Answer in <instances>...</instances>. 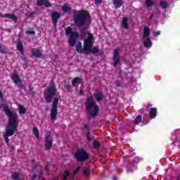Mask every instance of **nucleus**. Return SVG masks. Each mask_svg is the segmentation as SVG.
I'll return each mask as SVG.
<instances>
[{
    "instance_id": "nucleus-1",
    "label": "nucleus",
    "mask_w": 180,
    "mask_h": 180,
    "mask_svg": "<svg viewBox=\"0 0 180 180\" xmlns=\"http://www.w3.org/2000/svg\"><path fill=\"white\" fill-rule=\"evenodd\" d=\"M1 108H2L4 112L8 117V123L6 128V132L4 134V139L6 143H9V138L11 136H13L16 127H18V114L16 112L11 110L6 104H1Z\"/></svg>"
},
{
    "instance_id": "nucleus-2",
    "label": "nucleus",
    "mask_w": 180,
    "mask_h": 180,
    "mask_svg": "<svg viewBox=\"0 0 180 180\" xmlns=\"http://www.w3.org/2000/svg\"><path fill=\"white\" fill-rule=\"evenodd\" d=\"M73 19L77 26H84L86 22L91 21V17L85 10L78 11L75 13Z\"/></svg>"
},
{
    "instance_id": "nucleus-3",
    "label": "nucleus",
    "mask_w": 180,
    "mask_h": 180,
    "mask_svg": "<svg viewBox=\"0 0 180 180\" xmlns=\"http://www.w3.org/2000/svg\"><path fill=\"white\" fill-rule=\"evenodd\" d=\"M86 110L88 114L90 115L92 117L98 115V110H99V107L96 105V103L94 101L92 96L88 97L86 101Z\"/></svg>"
},
{
    "instance_id": "nucleus-4",
    "label": "nucleus",
    "mask_w": 180,
    "mask_h": 180,
    "mask_svg": "<svg viewBox=\"0 0 180 180\" xmlns=\"http://www.w3.org/2000/svg\"><path fill=\"white\" fill-rule=\"evenodd\" d=\"M92 46H94V34L89 33L87 38L84 40V50L89 53H93V54L99 53L98 47L92 48Z\"/></svg>"
},
{
    "instance_id": "nucleus-5",
    "label": "nucleus",
    "mask_w": 180,
    "mask_h": 180,
    "mask_svg": "<svg viewBox=\"0 0 180 180\" xmlns=\"http://www.w3.org/2000/svg\"><path fill=\"white\" fill-rule=\"evenodd\" d=\"M56 92L57 88L56 87V84H54V83H51L50 86L46 89L44 92V98L47 103H51V98L56 96Z\"/></svg>"
},
{
    "instance_id": "nucleus-6",
    "label": "nucleus",
    "mask_w": 180,
    "mask_h": 180,
    "mask_svg": "<svg viewBox=\"0 0 180 180\" xmlns=\"http://www.w3.org/2000/svg\"><path fill=\"white\" fill-rule=\"evenodd\" d=\"M65 34L70 36L68 41L70 46L74 47L75 43H77V39L79 38V34L77 32H72V28L71 27H68L65 29Z\"/></svg>"
},
{
    "instance_id": "nucleus-7",
    "label": "nucleus",
    "mask_w": 180,
    "mask_h": 180,
    "mask_svg": "<svg viewBox=\"0 0 180 180\" xmlns=\"http://www.w3.org/2000/svg\"><path fill=\"white\" fill-rule=\"evenodd\" d=\"M57 106H58V98H56L52 102V108L51 109V120H56L57 117Z\"/></svg>"
},
{
    "instance_id": "nucleus-8",
    "label": "nucleus",
    "mask_w": 180,
    "mask_h": 180,
    "mask_svg": "<svg viewBox=\"0 0 180 180\" xmlns=\"http://www.w3.org/2000/svg\"><path fill=\"white\" fill-rule=\"evenodd\" d=\"M75 158L78 161H85L86 160H88L89 155L84 149H79L75 153Z\"/></svg>"
},
{
    "instance_id": "nucleus-9",
    "label": "nucleus",
    "mask_w": 180,
    "mask_h": 180,
    "mask_svg": "<svg viewBox=\"0 0 180 180\" xmlns=\"http://www.w3.org/2000/svg\"><path fill=\"white\" fill-rule=\"evenodd\" d=\"M139 162H140V159L139 158H135L134 160H132V162L128 165L127 168V174L133 172V168H134V169H137V167L135 165L136 164H139Z\"/></svg>"
},
{
    "instance_id": "nucleus-10",
    "label": "nucleus",
    "mask_w": 180,
    "mask_h": 180,
    "mask_svg": "<svg viewBox=\"0 0 180 180\" xmlns=\"http://www.w3.org/2000/svg\"><path fill=\"white\" fill-rule=\"evenodd\" d=\"M120 51L118 49L114 50L112 60H113V67H117V64L120 63V56H119Z\"/></svg>"
},
{
    "instance_id": "nucleus-11",
    "label": "nucleus",
    "mask_w": 180,
    "mask_h": 180,
    "mask_svg": "<svg viewBox=\"0 0 180 180\" xmlns=\"http://www.w3.org/2000/svg\"><path fill=\"white\" fill-rule=\"evenodd\" d=\"M45 140V148L46 150H50L53 146V139L50 137V134H48L46 136Z\"/></svg>"
},
{
    "instance_id": "nucleus-12",
    "label": "nucleus",
    "mask_w": 180,
    "mask_h": 180,
    "mask_svg": "<svg viewBox=\"0 0 180 180\" xmlns=\"http://www.w3.org/2000/svg\"><path fill=\"white\" fill-rule=\"evenodd\" d=\"M84 47H85V41H84ZM76 51L79 54H86V51L85 48L82 49V44L81 42H78L76 45Z\"/></svg>"
},
{
    "instance_id": "nucleus-13",
    "label": "nucleus",
    "mask_w": 180,
    "mask_h": 180,
    "mask_svg": "<svg viewBox=\"0 0 180 180\" xmlns=\"http://www.w3.org/2000/svg\"><path fill=\"white\" fill-rule=\"evenodd\" d=\"M12 79L14 84L19 85V86H22V79L19 77L18 72H15L13 73Z\"/></svg>"
},
{
    "instance_id": "nucleus-14",
    "label": "nucleus",
    "mask_w": 180,
    "mask_h": 180,
    "mask_svg": "<svg viewBox=\"0 0 180 180\" xmlns=\"http://www.w3.org/2000/svg\"><path fill=\"white\" fill-rule=\"evenodd\" d=\"M61 18V13L54 11L52 13V20L53 22V26H57V22H58V19Z\"/></svg>"
},
{
    "instance_id": "nucleus-15",
    "label": "nucleus",
    "mask_w": 180,
    "mask_h": 180,
    "mask_svg": "<svg viewBox=\"0 0 180 180\" xmlns=\"http://www.w3.org/2000/svg\"><path fill=\"white\" fill-rule=\"evenodd\" d=\"M37 3L39 6H46V8L51 6L49 0H37Z\"/></svg>"
},
{
    "instance_id": "nucleus-16",
    "label": "nucleus",
    "mask_w": 180,
    "mask_h": 180,
    "mask_svg": "<svg viewBox=\"0 0 180 180\" xmlns=\"http://www.w3.org/2000/svg\"><path fill=\"white\" fill-rule=\"evenodd\" d=\"M31 53L33 56V57H36L37 58H39L41 57V56H43V53H41V51H40V50L37 49H32Z\"/></svg>"
},
{
    "instance_id": "nucleus-17",
    "label": "nucleus",
    "mask_w": 180,
    "mask_h": 180,
    "mask_svg": "<svg viewBox=\"0 0 180 180\" xmlns=\"http://www.w3.org/2000/svg\"><path fill=\"white\" fill-rule=\"evenodd\" d=\"M143 45L146 49H151L153 46V42L150 38H143Z\"/></svg>"
},
{
    "instance_id": "nucleus-18",
    "label": "nucleus",
    "mask_w": 180,
    "mask_h": 180,
    "mask_svg": "<svg viewBox=\"0 0 180 180\" xmlns=\"http://www.w3.org/2000/svg\"><path fill=\"white\" fill-rule=\"evenodd\" d=\"M0 16L1 18H8V19H11L12 20H13V22H18V17H16V15H13V14H4L2 15L1 14Z\"/></svg>"
},
{
    "instance_id": "nucleus-19",
    "label": "nucleus",
    "mask_w": 180,
    "mask_h": 180,
    "mask_svg": "<svg viewBox=\"0 0 180 180\" xmlns=\"http://www.w3.org/2000/svg\"><path fill=\"white\" fill-rule=\"evenodd\" d=\"M0 16L1 18H8V19H11L12 20H13V22H18V17H16V15H13V14H4L2 15L1 14Z\"/></svg>"
},
{
    "instance_id": "nucleus-20",
    "label": "nucleus",
    "mask_w": 180,
    "mask_h": 180,
    "mask_svg": "<svg viewBox=\"0 0 180 180\" xmlns=\"http://www.w3.org/2000/svg\"><path fill=\"white\" fill-rule=\"evenodd\" d=\"M150 28L148 27H143V39L150 38Z\"/></svg>"
},
{
    "instance_id": "nucleus-21",
    "label": "nucleus",
    "mask_w": 180,
    "mask_h": 180,
    "mask_svg": "<svg viewBox=\"0 0 180 180\" xmlns=\"http://www.w3.org/2000/svg\"><path fill=\"white\" fill-rule=\"evenodd\" d=\"M112 4L115 8L117 9L123 5V0H112Z\"/></svg>"
},
{
    "instance_id": "nucleus-22",
    "label": "nucleus",
    "mask_w": 180,
    "mask_h": 180,
    "mask_svg": "<svg viewBox=\"0 0 180 180\" xmlns=\"http://www.w3.org/2000/svg\"><path fill=\"white\" fill-rule=\"evenodd\" d=\"M155 116H157V108H150V110L149 112V117H150V119H154Z\"/></svg>"
},
{
    "instance_id": "nucleus-23",
    "label": "nucleus",
    "mask_w": 180,
    "mask_h": 180,
    "mask_svg": "<svg viewBox=\"0 0 180 180\" xmlns=\"http://www.w3.org/2000/svg\"><path fill=\"white\" fill-rule=\"evenodd\" d=\"M82 82V79L79 77H75V79H73L72 82V86H77V85L81 84Z\"/></svg>"
},
{
    "instance_id": "nucleus-24",
    "label": "nucleus",
    "mask_w": 180,
    "mask_h": 180,
    "mask_svg": "<svg viewBox=\"0 0 180 180\" xmlns=\"http://www.w3.org/2000/svg\"><path fill=\"white\" fill-rule=\"evenodd\" d=\"M17 49L18 51H20V53H21V54H25V52L23 51V44L22 43V41H18L17 43Z\"/></svg>"
},
{
    "instance_id": "nucleus-25",
    "label": "nucleus",
    "mask_w": 180,
    "mask_h": 180,
    "mask_svg": "<svg viewBox=\"0 0 180 180\" xmlns=\"http://www.w3.org/2000/svg\"><path fill=\"white\" fill-rule=\"evenodd\" d=\"M62 11L65 13H68L69 12H71V7L67 4H65L62 6Z\"/></svg>"
},
{
    "instance_id": "nucleus-26",
    "label": "nucleus",
    "mask_w": 180,
    "mask_h": 180,
    "mask_svg": "<svg viewBox=\"0 0 180 180\" xmlns=\"http://www.w3.org/2000/svg\"><path fill=\"white\" fill-rule=\"evenodd\" d=\"M82 130H83L84 131H86V137H87V139L90 141V140H91V138L89 137V127H88V125H84V126H83Z\"/></svg>"
},
{
    "instance_id": "nucleus-27",
    "label": "nucleus",
    "mask_w": 180,
    "mask_h": 180,
    "mask_svg": "<svg viewBox=\"0 0 180 180\" xmlns=\"http://www.w3.org/2000/svg\"><path fill=\"white\" fill-rule=\"evenodd\" d=\"M128 20L129 19L126 17L122 19V27L124 29H129V25L127 24Z\"/></svg>"
},
{
    "instance_id": "nucleus-28",
    "label": "nucleus",
    "mask_w": 180,
    "mask_h": 180,
    "mask_svg": "<svg viewBox=\"0 0 180 180\" xmlns=\"http://www.w3.org/2000/svg\"><path fill=\"white\" fill-rule=\"evenodd\" d=\"M94 97L96 98V101H102V99H103V94H102L101 92H98L94 94Z\"/></svg>"
},
{
    "instance_id": "nucleus-29",
    "label": "nucleus",
    "mask_w": 180,
    "mask_h": 180,
    "mask_svg": "<svg viewBox=\"0 0 180 180\" xmlns=\"http://www.w3.org/2000/svg\"><path fill=\"white\" fill-rule=\"evenodd\" d=\"M18 111L20 115H25L26 113V108H25V107L22 105H19Z\"/></svg>"
},
{
    "instance_id": "nucleus-30",
    "label": "nucleus",
    "mask_w": 180,
    "mask_h": 180,
    "mask_svg": "<svg viewBox=\"0 0 180 180\" xmlns=\"http://www.w3.org/2000/svg\"><path fill=\"white\" fill-rule=\"evenodd\" d=\"M141 120H143V117L141 115H138L135 118L134 123V124H139V123H140V122H141Z\"/></svg>"
},
{
    "instance_id": "nucleus-31",
    "label": "nucleus",
    "mask_w": 180,
    "mask_h": 180,
    "mask_svg": "<svg viewBox=\"0 0 180 180\" xmlns=\"http://www.w3.org/2000/svg\"><path fill=\"white\" fill-rule=\"evenodd\" d=\"M32 131H33V134H34L36 139H39V129H37V127H34L33 128Z\"/></svg>"
},
{
    "instance_id": "nucleus-32",
    "label": "nucleus",
    "mask_w": 180,
    "mask_h": 180,
    "mask_svg": "<svg viewBox=\"0 0 180 180\" xmlns=\"http://www.w3.org/2000/svg\"><path fill=\"white\" fill-rule=\"evenodd\" d=\"M160 6H162L163 9H166V8H168V2L165 1H160Z\"/></svg>"
},
{
    "instance_id": "nucleus-33",
    "label": "nucleus",
    "mask_w": 180,
    "mask_h": 180,
    "mask_svg": "<svg viewBox=\"0 0 180 180\" xmlns=\"http://www.w3.org/2000/svg\"><path fill=\"white\" fill-rule=\"evenodd\" d=\"M12 176L13 180H20V176L18 173H13Z\"/></svg>"
},
{
    "instance_id": "nucleus-34",
    "label": "nucleus",
    "mask_w": 180,
    "mask_h": 180,
    "mask_svg": "<svg viewBox=\"0 0 180 180\" xmlns=\"http://www.w3.org/2000/svg\"><path fill=\"white\" fill-rule=\"evenodd\" d=\"M146 5L148 7L153 6V5H154V2L151 0H146Z\"/></svg>"
},
{
    "instance_id": "nucleus-35",
    "label": "nucleus",
    "mask_w": 180,
    "mask_h": 180,
    "mask_svg": "<svg viewBox=\"0 0 180 180\" xmlns=\"http://www.w3.org/2000/svg\"><path fill=\"white\" fill-rule=\"evenodd\" d=\"M93 146L94 148H98V147H101V144L98 143V141H94V142L93 143Z\"/></svg>"
},
{
    "instance_id": "nucleus-36",
    "label": "nucleus",
    "mask_w": 180,
    "mask_h": 180,
    "mask_svg": "<svg viewBox=\"0 0 180 180\" xmlns=\"http://www.w3.org/2000/svg\"><path fill=\"white\" fill-rule=\"evenodd\" d=\"M68 176H70V172H68V171H65V174L63 176V180H67V178H68Z\"/></svg>"
},
{
    "instance_id": "nucleus-37",
    "label": "nucleus",
    "mask_w": 180,
    "mask_h": 180,
    "mask_svg": "<svg viewBox=\"0 0 180 180\" xmlns=\"http://www.w3.org/2000/svg\"><path fill=\"white\" fill-rule=\"evenodd\" d=\"M36 32L33 30H27L26 31L27 34H34Z\"/></svg>"
},
{
    "instance_id": "nucleus-38",
    "label": "nucleus",
    "mask_w": 180,
    "mask_h": 180,
    "mask_svg": "<svg viewBox=\"0 0 180 180\" xmlns=\"http://www.w3.org/2000/svg\"><path fill=\"white\" fill-rule=\"evenodd\" d=\"M79 169H81V167H77L76 170L74 172L72 176H75L77 172H78V171H79Z\"/></svg>"
},
{
    "instance_id": "nucleus-39",
    "label": "nucleus",
    "mask_w": 180,
    "mask_h": 180,
    "mask_svg": "<svg viewBox=\"0 0 180 180\" xmlns=\"http://www.w3.org/2000/svg\"><path fill=\"white\" fill-rule=\"evenodd\" d=\"M89 173H90V172L88 169H85L83 172L84 175H86V176H88L89 175Z\"/></svg>"
},
{
    "instance_id": "nucleus-40",
    "label": "nucleus",
    "mask_w": 180,
    "mask_h": 180,
    "mask_svg": "<svg viewBox=\"0 0 180 180\" xmlns=\"http://www.w3.org/2000/svg\"><path fill=\"white\" fill-rule=\"evenodd\" d=\"M160 34H161V32L160 31H157L153 33V36H155V37H157V36H160Z\"/></svg>"
},
{
    "instance_id": "nucleus-41",
    "label": "nucleus",
    "mask_w": 180,
    "mask_h": 180,
    "mask_svg": "<svg viewBox=\"0 0 180 180\" xmlns=\"http://www.w3.org/2000/svg\"><path fill=\"white\" fill-rule=\"evenodd\" d=\"M0 51H1L2 53H5V49H4V48H2V46H0Z\"/></svg>"
},
{
    "instance_id": "nucleus-42",
    "label": "nucleus",
    "mask_w": 180,
    "mask_h": 180,
    "mask_svg": "<svg viewBox=\"0 0 180 180\" xmlns=\"http://www.w3.org/2000/svg\"><path fill=\"white\" fill-rule=\"evenodd\" d=\"M95 4H96L97 5H99V4H101V0H94Z\"/></svg>"
},
{
    "instance_id": "nucleus-43",
    "label": "nucleus",
    "mask_w": 180,
    "mask_h": 180,
    "mask_svg": "<svg viewBox=\"0 0 180 180\" xmlns=\"http://www.w3.org/2000/svg\"><path fill=\"white\" fill-rule=\"evenodd\" d=\"M4 98V96L2 95V92L0 91V99H2Z\"/></svg>"
},
{
    "instance_id": "nucleus-44",
    "label": "nucleus",
    "mask_w": 180,
    "mask_h": 180,
    "mask_svg": "<svg viewBox=\"0 0 180 180\" xmlns=\"http://www.w3.org/2000/svg\"><path fill=\"white\" fill-rule=\"evenodd\" d=\"M79 94H80V95H84V91H82V90H80Z\"/></svg>"
},
{
    "instance_id": "nucleus-45",
    "label": "nucleus",
    "mask_w": 180,
    "mask_h": 180,
    "mask_svg": "<svg viewBox=\"0 0 180 180\" xmlns=\"http://www.w3.org/2000/svg\"><path fill=\"white\" fill-rule=\"evenodd\" d=\"M32 179H36V175H35V174H34V175L32 176Z\"/></svg>"
},
{
    "instance_id": "nucleus-46",
    "label": "nucleus",
    "mask_w": 180,
    "mask_h": 180,
    "mask_svg": "<svg viewBox=\"0 0 180 180\" xmlns=\"http://www.w3.org/2000/svg\"><path fill=\"white\" fill-rule=\"evenodd\" d=\"M112 180H117V177H113Z\"/></svg>"
},
{
    "instance_id": "nucleus-47",
    "label": "nucleus",
    "mask_w": 180,
    "mask_h": 180,
    "mask_svg": "<svg viewBox=\"0 0 180 180\" xmlns=\"http://www.w3.org/2000/svg\"><path fill=\"white\" fill-rule=\"evenodd\" d=\"M142 123H143V124H147V123H144V122H142Z\"/></svg>"
},
{
    "instance_id": "nucleus-48",
    "label": "nucleus",
    "mask_w": 180,
    "mask_h": 180,
    "mask_svg": "<svg viewBox=\"0 0 180 180\" xmlns=\"http://www.w3.org/2000/svg\"><path fill=\"white\" fill-rule=\"evenodd\" d=\"M151 18H153V15L150 17V19H151Z\"/></svg>"
},
{
    "instance_id": "nucleus-49",
    "label": "nucleus",
    "mask_w": 180,
    "mask_h": 180,
    "mask_svg": "<svg viewBox=\"0 0 180 180\" xmlns=\"http://www.w3.org/2000/svg\"><path fill=\"white\" fill-rule=\"evenodd\" d=\"M55 180H57V178H54Z\"/></svg>"
}]
</instances>
